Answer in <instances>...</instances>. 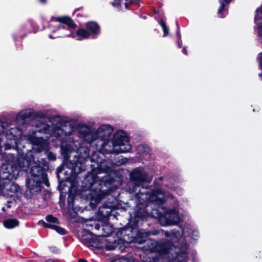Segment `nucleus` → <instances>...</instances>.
Returning <instances> with one entry per match:
<instances>
[{
	"label": "nucleus",
	"mask_w": 262,
	"mask_h": 262,
	"mask_svg": "<svg viewBox=\"0 0 262 262\" xmlns=\"http://www.w3.org/2000/svg\"><path fill=\"white\" fill-rule=\"evenodd\" d=\"M50 122L51 125L45 121H36L33 125L35 130L30 134L35 135L38 133L61 140L60 148L64 162L71 173H79L84 168L82 159L88 157L89 150L81 147L79 141L75 139L73 121H64L56 116L51 118Z\"/></svg>",
	"instance_id": "nucleus-1"
},
{
	"label": "nucleus",
	"mask_w": 262,
	"mask_h": 262,
	"mask_svg": "<svg viewBox=\"0 0 262 262\" xmlns=\"http://www.w3.org/2000/svg\"><path fill=\"white\" fill-rule=\"evenodd\" d=\"M73 125L75 139L77 140L76 137L79 138L83 142L89 144L91 147L96 149V151H93L91 157L88 156V157L83 158L84 168L80 172L85 170V161L90 159L91 162L97 163L98 174L102 172L105 173V174L107 173L110 170V164L104 159V157L105 153L113 152V149L111 145L112 143L110 138L113 132V128L108 124H102L96 129L86 124L76 123L74 121ZM79 143H81L80 142ZM81 146L87 148L90 152L88 147L82 145Z\"/></svg>",
	"instance_id": "nucleus-2"
},
{
	"label": "nucleus",
	"mask_w": 262,
	"mask_h": 262,
	"mask_svg": "<svg viewBox=\"0 0 262 262\" xmlns=\"http://www.w3.org/2000/svg\"><path fill=\"white\" fill-rule=\"evenodd\" d=\"M148 246V257H143L145 262H157L158 258L163 259L162 262H187L188 260L187 245L174 247L168 241L158 242L149 240L146 241Z\"/></svg>",
	"instance_id": "nucleus-3"
},
{
	"label": "nucleus",
	"mask_w": 262,
	"mask_h": 262,
	"mask_svg": "<svg viewBox=\"0 0 262 262\" xmlns=\"http://www.w3.org/2000/svg\"><path fill=\"white\" fill-rule=\"evenodd\" d=\"M130 178L131 182L135 186L133 188L129 187L128 191L129 193H135L136 199L139 204L147 203V208L151 206L152 204L157 205L162 204L166 200V198H172L171 195L167 196L160 190H156L149 194L145 189L142 188V190L140 189L139 192H137L138 188L142 183L149 182L151 180L143 169L138 168L134 170L130 174Z\"/></svg>",
	"instance_id": "nucleus-4"
},
{
	"label": "nucleus",
	"mask_w": 262,
	"mask_h": 262,
	"mask_svg": "<svg viewBox=\"0 0 262 262\" xmlns=\"http://www.w3.org/2000/svg\"><path fill=\"white\" fill-rule=\"evenodd\" d=\"M17 157L14 154H9L8 161L4 163L1 169L4 173L7 174L6 179L12 180L16 179L20 169L27 170L30 162L25 158L24 151H17Z\"/></svg>",
	"instance_id": "nucleus-5"
},
{
	"label": "nucleus",
	"mask_w": 262,
	"mask_h": 262,
	"mask_svg": "<svg viewBox=\"0 0 262 262\" xmlns=\"http://www.w3.org/2000/svg\"><path fill=\"white\" fill-rule=\"evenodd\" d=\"M37 165L32 167L31 174L32 178L27 180V184L31 195L36 194L41 191V183H44L47 186H49L47 175L44 172L42 167L48 165L46 160L38 161Z\"/></svg>",
	"instance_id": "nucleus-6"
},
{
	"label": "nucleus",
	"mask_w": 262,
	"mask_h": 262,
	"mask_svg": "<svg viewBox=\"0 0 262 262\" xmlns=\"http://www.w3.org/2000/svg\"><path fill=\"white\" fill-rule=\"evenodd\" d=\"M100 178L98 176H94L93 174H90L84 180L83 183L88 185L86 187L90 189L89 197L91 200L90 205L92 207H95L106 195L104 190H101V185L104 180L100 179Z\"/></svg>",
	"instance_id": "nucleus-7"
},
{
	"label": "nucleus",
	"mask_w": 262,
	"mask_h": 262,
	"mask_svg": "<svg viewBox=\"0 0 262 262\" xmlns=\"http://www.w3.org/2000/svg\"><path fill=\"white\" fill-rule=\"evenodd\" d=\"M174 206L172 208H169L164 211L163 213L156 208L150 212V214L155 217L159 218V222L162 226H172L178 224L182 219V216L180 214V208L176 200L173 201Z\"/></svg>",
	"instance_id": "nucleus-8"
},
{
	"label": "nucleus",
	"mask_w": 262,
	"mask_h": 262,
	"mask_svg": "<svg viewBox=\"0 0 262 262\" xmlns=\"http://www.w3.org/2000/svg\"><path fill=\"white\" fill-rule=\"evenodd\" d=\"M7 123L0 120V146H1V137L5 136L6 138L11 142L5 143V148L9 149L16 147L19 148L18 144L23 138V131L18 127H11L7 129Z\"/></svg>",
	"instance_id": "nucleus-9"
},
{
	"label": "nucleus",
	"mask_w": 262,
	"mask_h": 262,
	"mask_svg": "<svg viewBox=\"0 0 262 262\" xmlns=\"http://www.w3.org/2000/svg\"><path fill=\"white\" fill-rule=\"evenodd\" d=\"M52 23L55 24L54 25L58 28L56 30H53L54 32H57V35L56 36L50 35V38L64 36L75 38V30L76 25L69 17H58L55 18Z\"/></svg>",
	"instance_id": "nucleus-10"
},
{
	"label": "nucleus",
	"mask_w": 262,
	"mask_h": 262,
	"mask_svg": "<svg viewBox=\"0 0 262 262\" xmlns=\"http://www.w3.org/2000/svg\"><path fill=\"white\" fill-rule=\"evenodd\" d=\"M24 139L28 141L32 145V150L37 153L46 151L50 146L49 137L44 138L42 137H36L35 135L29 133L24 136Z\"/></svg>",
	"instance_id": "nucleus-11"
},
{
	"label": "nucleus",
	"mask_w": 262,
	"mask_h": 262,
	"mask_svg": "<svg viewBox=\"0 0 262 262\" xmlns=\"http://www.w3.org/2000/svg\"><path fill=\"white\" fill-rule=\"evenodd\" d=\"M111 145L113 147V151L114 150V147L116 146H119V150L121 152H126L130 150L132 148L131 145L129 143V139L126 134L122 131L119 130L113 136Z\"/></svg>",
	"instance_id": "nucleus-12"
},
{
	"label": "nucleus",
	"mask_w": 262,
	"mask_h": 262,
	"mask_svg": "<svg viewBox=\"0 0 262 262\" xmlns=\"http://www.w3.org/2000/svg\"><path fill=\"white\" fill-rule=\"evenodd\" d=\"M125 233L131 232V236L126 238L125 235L123 236V239L127 242H136L140 244L142 243L145 238L150 235H155L160 233L159 230H156L153 232H142L138 229L128 228L124 230Z\"/></svg>",
	"instance_id": "nucleus-13"
},
{
	"label": "nucleus",
	"mask_w": 262,
	"mask_h": 262,
	"mask_svg": "<svg viewBox=\"0 0 262 262\" xmlns=\"http://www.w3.org/2000/svg\"><path fill=\"white\" fill-rule=\"evenodd\" d=\"M40 116V113L35 112L32 108H24L18 113L14 120L18 124H24L26 119Z\"/></svg>",
	"instance_id": "nucleus-14"
},
{
	"label": "nucleus",
	"mask_w": 262,
	"mask_h": 262,
	"mask_svg": "<svg viewBox=\"0 0 262 262\" xmlns=\"http://www.w3.org/2000/svg\"><path fill=\"white\" fill-rule=\"evenodd\" d=\"M5 189L7 192H5L3 188L1 192L4 193L10 197H13L14 200L18 199L21 194L20 188L16 184L12 183L6 184L5 185Z\"/></svg>",
	"instance_id": "nucleus-15"
},
{
	"label": "nucleus",
	"mask_w": 262,
	"mask_h": 262,
	"mask_svg": "<svg viewBox=\"0 0 262 262\" xmlns=\"http://www.w3.org/2000/svg\"><path fill=\"white\" fill-rule=\"evenodd\" d=\"M182 231L184 238L190 237L191 239L195 241L199 236V233L198 230L192 228L191 225L189 224H186L182 228Z\"/></svg>",
	"instance_id": "nucleus-16"
},
{
	"label": "nucleus",
	"mask_w": 262,
	"mask_h": 262,
	"mask_svg": "<svg viewBox=\"0 0 262 262\" xmlns=\"http://www.w3.org/2000/svg\"><path fill=\"white\" fill-rule=\"evenodd\" d=\"M162 232L166 237L169 238L172 243L177 242L183 236L184 237L182 230L180 232L176 229L170 231L162 230Z\"/></svg>",
	"instance_id": "nucleus-17"
},
{
	"label": "nucleus",
	"mask_w": 262,
	"mask_h": 262,
	"mask_svg": "<svg viewBox=\"0 0 262 262\" xmlns=\"http://www.w3.org/2000/svg\"><path fill=\"white\" fill-rule=\"evenodd\" d=\"M85 27L93 38L97 37L100 32L99 25L95 21H89L85 24Z\"/></svg>",
	"instance_id": "nucleus-18"
},
{
	"label": "nucleus",
	"mask_w": 262,
	"mask_h": 262,
	"mask_svg": "<svg viewBox=\"0 0 262 262\" xmlns=\"http://www.w3.org/2000/svg\"><path fill=\"white\" fill-rule=\"evenodd\" d=\"M91 237L89 242V246L93 248L100 249L104 247L105 237L103 236H96L91 235Z\"/></svg>",
	"instance_id": "nucleus-19"
},
{
	"label": "nucleus",
	"mask_w": 262,
	"mask_h": 262,
	"mask_svg": "<svg viewBox=\"0 0 262 262\" xmlns=\"http://www.w3.org/2000/svg\"><path fill=\"white\" fill-rule=\"evenodd\" d=\"M232 0H219L221 6L218 10V14L221 18H224L226 16L227 11V6L230 4Z\"/></svg>",
	"instance_id": "nucleus-20"
},
{
	"label": "nucleus",
	"mask_w": 262,
	"mask_h": 262,
	"mask_svg": "<svg viewBox=\"0 0 262 262\" xmlns=\"http://www.w3.org/2000/svg\"><path fill=\"white\" fill-rule=\"evenodd\" d=\"M75 38L77 40H82L89 38L90 33L83 28H79L75 32Z\"/></svg>",
	"instance_id": "nucleus-21"
},
{
	"label": "nucleus",
	"mask_w": 262,
	"mask_h": 262,
	"mask_svg": "<svg viewBox=\"0 0 262 262\" xmlns=\"http://www.w3.org/2000/svg\"><path fill=\"white\" fill-rule=\"evenodd\" d=\"M18 221L15 219L7 220L4 222V226L8 229L14 228L18 225Z\"/></svg>",
	"instance_id": "nucleus-22"
},
{
	"label": "nucleus",
	"mask_w": 262,
	"mask_h": 262,
	"mask_svg": "<svg viewBox=\"0 0 262 262\" xmlns=\"http://www.w3.org/2000/svg\"><path fill=\"white\" fill-rule=\"evenodd\" d=\"M104 247L107 250H113L116 247V243L115 242H107L105 239L104 243Z\"/></svg>",
	"instance_id": "nucleus-23"
},
{
	"label": "nucleus",
	"mask_w": 262,
	"mask_h": 262,
	"mask_svg": "<svg viewBox=\"0 0 262 262\" xmlns=\"http://www.w3.org/2000/svg\"><path fill=\"white\" fill-rule=\"evenodd\" d=\"M46 220L48 222L47 224L56 225L59 223L58 219L52 215H47Z\"/></svg>",
	"instance_id": "nucleus-24"
},
{
	"label": "nucleus",
	"mask_w": 262,
	"mask_h": 262,
	"mask_svg": "<svg viewBox=\"0 0 262 262\" xmlns=\"http://www.w3.org/2000/svg\"><path fill=\"white\" fill-rule=\"evenodd\" d=\"M51 229L55 230L57 233L61 235H64L66 234V231L64 229L56 225L52 224Z\"/></svg>",
	"instance_id": "nucleus-25"
},
{
	"label": "nucleus",
	"mask_w": 262,
	"mask_h": 262,
	"mask_svg": "<svg viewBox=\"0 0 262 262\" xmlns=\"http://www.w3.org/2000/svg\"><path fill=\"white\" fill-rule=\"evenodd\" d=\"M160 24L164 32V36H167L168 34V29L167 28L166 24L163 20H161Z\"/></svg>",
	"instance_id": "nucleus-26"
},
{
	"label": "nucleus",
	"mask_w": 262,
	"mask_h": 262,
	"mask_svg": "<svg viewBox=\"0 0 262 262\" xmlns=\"http://www.w3.org/2000/svg\"><path fill=\"white\" fill-rule=\"evenodd\" d=\"M260 14H262V5L256 10V16L255 17V21L256 23L260 19V17L259 16Z\"/></svg>",
	"instance_id": "nucleus-27"
},
{
	"label": "nucleus",
	"mask_w": 262,
	"mask_h": 262,
	"mask_svg": "<svg viewBox=\"0 0 262 262\" xmlns=\"http://www.w3.org/2000/svg\"><path fill=\"white\" fill-rule=\"evenodd\" d=\"M47 157L48 159L51 161H55L56 159V155L51 151L47 153Z\"/></svg>",
	"instance_id": "nucleus-28"
},
{
	"label": "nucleus",
	"mask_w": 262,
	"mask_h": 262,
	"mask_svg": "<svg viewBox=\"0 0 262 262\" xmlns=\"http://www.w3.org/2000/svg\"><path fill=\"white\" fill-rule=\"evenodd\" d=\"M112 262H134L131 258L122 257L119 259L113 260Z\"/></svg>",
	"instance_id": "nucleus-29"
},
{
	"label": "nucleus",
	"mask_w": 262,
	"mask_h": 262,
	"mask_svg": "<svg viewBox=\"0 0 262 262\" xmlns=\"http://www.w3.org/2000/svg\"><path fill=\"white\" fill-rule=\"evenodd\" d=\"M38 225H41L43 226L44 227H47L50 228H51L52 224H47V223H46L45 221L42 220H40L38 222Z\"/></svg>",
	"instance_id": "nucleus-30"
},
{
	"label": "nucleus",
	"mask_w": 262,
	"mask_h": 262,
	"mask_svg": "<svg viewBox=\"0 0 262 262\" xmlns=\"http://www.w3.org/2000/svg\"><path fill=\"white\" fill-rule=\"evenodd\" d=\"M121 1L122 0H114L112 3L113 6L116 7H119L120 6Z\"/></svg>",
	"instance_id": "nucleus-31"
},
{
	"label": "nucleus",
	"mask_w": 262,
	"mask_h": 262,
	"mask_svg": "<svg viewBox=\"0 0 262 262\" xmlns=\"http://www.w3.org/2000/svg\"><path fill=\"white\" fill-rule=\"evenodd\" d=\"M262 52L260 53L257 57V60L259 61L260 68L262 69Z\"/></svg>",
	"instance_id": "nucleus-32"
},
{
	"label": "nucleus",
	"mask_w": 262,
	"mask_h": 262,
	"mask_svg": "<svg viewBox=\"0 0 262 262\" xmlns=\"http://www.w3.org/2000/svg\"><path fill=\"white\" fill-rule=\"evenodd\" d=\"M258 35L262 37V25L258 24Z\"/></svg>",
	"instance_id": "nucleus-33"
},
{
	"label": "nucleus",
	"mask_w": 262,
	"mask_h": 262,
	"mask_svg": "<svg viewBox=\"0 0 262 262\" xmlns=\"http://www.w3.org/2000/svg\"><path fill=\"white\" fill-rule=\"evenodd\" d=\"M126 2H128L129 3L132 4H137L138 3L139 0H125Z\"/></svg>",
	"instance_id": "nucleus-34"
},
{
	"label": "nucleus",
	"mask_w": 262,
	"mask_h": 262,
	"mask_svg": "<svg viewBox=\"0 0 262 262\" xmlns=\"http://www.w3.org/2000/svg\"><path fill=\"white\" fill-rule=\"evenodd\" d=\"M130 4H132V3H128V2H126L125 3V8L127 9H129V6Z\"/></svg>",
	"instance_id": "nucleus-35"
},
{
	"label": "nucleus",
	"mask_w": 262,
	"mask_h": 262,
	"mask_svg": "<svg viewBox=\"0 0 262 262\" xmlns=\"http://www.w3.org/2000/svg\"><path fill=\"white\" fill-rule=\"evenodd\" d=\"M94 228L96 230H99L100 229V226L98 224H95L94 225Z\"/></svg>",
	"instance_id": "nucleus-36"
},
{
	"label": "nucleus",
	"mask_w": 262,
	"mask_h": 262,
	"mask_svg": "<svg viewBox=\"0 0 262 262\" xmlns=\"http://www.w3.org/2000/svg\"><path fill=\"white\" fill-rule=\"evenodd\" d=\"M78 262H87V261L84 259H80Z\"/></svg>",
	"instance_id": "nucleus-37"
},
{
	"label": "nucleus",
	"mask_w": 262,
	"mask_h": 262,
	"mask_svg": "<svg viewBox=\"0 0 262 262\" xmlns=\"http://www.w3.org/2000/svg\"><path fill=\"white\" fill-rule=\"evenodd\" d=\"M106 208L105 207H102V208H100L99 209V211H100V212H101V213H103V211L102 209H103V208Z\"/></svg>",
	"instance_id": "nucleus-38"
},
{
	"label": "nucleus",
	"mask_w": 262,
	"mask_h": 262,
	"mask_svg": "<svg viewBox=\"0 0 262 262\" xmlns=\"http://www.w3.org/2000/svg\"><path fill=\"white\" fill-rule=\"evenodd\" d=\"M183 52L185 54H187V51H186V49L184 48L183 50Z\"/></svg>",
	"instance_id": "nucleus-39"
},
{
	"label": "nucleus",
	"mask_w": 262,
	"mask_h": 262,
	"mask_svg": "<svg viewBox=\"0 0 262 262\" xmlns=\"http://www.w3.org/2000/svg\"><path fill=\"white\" fill-rule=\"evenodd\" d=\"M105 213H106V214H108L110 213V211H108V210H107V211H105Z\"/></svg>",
	"instance_id": "nucleus-40"
},
{
	"label": "nucleus",
	"mask_w": 262,
	"mask_h": 262,
	"mask_svg": "<svg viewBox=\"0 0 262 262\" xmlns=\"http://www.w3.org/2000/svg\"><path fill=\"white\" fill-rule=\"evenodd\" d=\"M40 2L41 3H45L46 2V0H39Z\"/></svg>",
	"instance_id": "nucleus-41"
},
{
	"label": "nucleus",
	"mask_w": 262,
	"mask_h": 262,
	"mask_svg": "<svg viewBox=\"0 0 262 262\" xmlns=\"http://www.w3.org/2000/svg\"><path fill=\"white\" fill-rule=\"evenodd\" d=\"M146 211H147V213H149V210H148V208H146Z\"/></svg>",
	"instance_id": "nucleus-42"
},
{
	"label": "nucleus",
	"mask_w": 262,
	"mask_h": 262,
	"mask_svg": "<svg viewBox=\"0 0 262 262\" xmlns=\"http://www.w3.org/2000/svg\"><path fill=\"white\" fill-rule=\"evenodd\" d=\"M112 229H110V231H109V232H110V233H111V232H112Z\"/></svg>",
	"instance_id": "nucleus-43"
},
{
	"label": "nucleus",
	"mask_w": 262,
	"mask_h": 262,
	"mask_svg": "<svg viewBox=\"0 0 262 262\" xmlns=\"http://www.w3.org/2000/svg\"><path fill=\"white\" fill-rule=\"evenodd\" d=\"M47 262H53V261L50 260H48Z\"/></svg>",
	"instance_id": "nucleus-44"
},
{
	"label": "nucleus",
	"mask_w": 262,
	"mask_h": 262,
	"mask_svg": "<svg viewBox=\"0 0 262 262\" xmlns=\"http://www.w3.org/2000/svg\"><path fill=\"white\" fill-rule=\"evenodd\" d=\"M2 210H3V211H5V208H4V207H3V208H2Z\"/></svg>",
	"instance_id": "nucleus-45"
}]
</instances>
